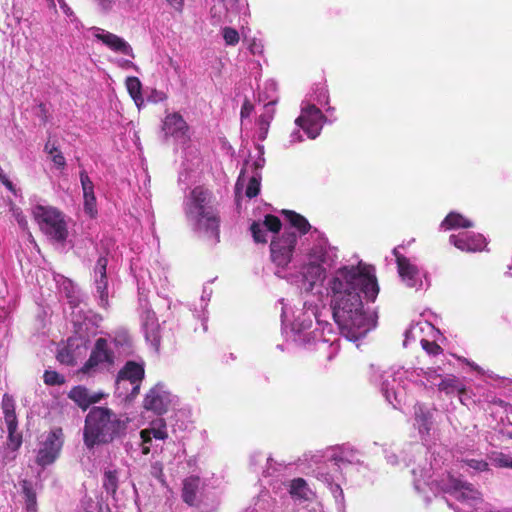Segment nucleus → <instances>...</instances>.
<instances>
[{"label": "nucleus", "mask_w": 512, "mask_h": 512, "mask_svg": "<svg viewBox=\"0 0 512 512\" xmlns=\"http://www.w3.org/2000/svg\"><path fill=\"white\" fill-rule=\"evenodd\" d=\"M333 318L343 336L357 341L376 326V316L364 310L361 293L374 301L379 293L376 276L365 265L343 266L328 276Z\"/></svg>", "instance_id": "obj_1"}, {"label": "nucleus", "mask_w": 512, "mask_h": 512, "mask_svg": "<svg viewBox=\"0 0 512 512\" xmlns=\"http://www.w3.org/2000/svg\"><path fill=\"white\" fill-rule=\"evenodd\" d=\"M185 214L199 237L212 245L219 242L220 218L208 190L196 187L190 192L185 202Z\"/></svg>", "instance_id": "obj_2"}, {"label": "nucleus", "mask_w": 512, "mask_h": 512, "mask_svg": "<svg viewBox=\"0 0 512 512\" xmlns=\"http://www.w3.org/2000/svg\"><path fill=\"white\" fill-rule=\"evenodd\" d=\"M125 428V421L111 409L93 407L85 419L84 443L88 448L109 443Z\"/></svg>", "instance_id": "obj_3"}, {"label": "nucleus", "mask_w": 512, "mask_h": 512, "mask_svg": "<svg viewBox=\"0 0 512 512\" xmlns=\"http://www.w3.org/2000/svg\"><path fill=\"white\" fill-rule=\"evenodd\" d=\"M32 213L41 231L50 239L63 242L68 236L67 224L64 215L52 206L38 204L33 207Z\"/></svg>", "instance_id": "obj_4"}, {"label": "nucleus", "mask_w": 512, "mask_h": 512, "mask_svg": "<svg viewBox=\"0 0 512 512\" xmlns=\"http://www.w3.org/2000/svg\"><path fill=\"white\" fill-rule=\"evenodd\" d=\"M296 243L297 235L289 230H285L280 237L271 241V260L278 268L276 274L279 277H282L280 269H284L291 262Z\"/></svg>", "instance_id": "obj_5"}, {"label": "nucleus", "mask_w": 512, "mask_h": 512, "mask_svg": "<svg viewBox=\"0 0 512 512\" xmlns=\"http://www.w3.org/2000/svg\"><path fill=\"white\" fill-rule=\"evenodd\" d=\"M116 342H110L104 338L96 340L94 348L89 359L84 364L82 371L87 374H93L97 371L109 369L115 361L113 348Z\"/></svg>", "instance_id": "obj_6"}, {"label": "nucleus", "mask_w": 512, "mask_h": 512, "mask_svg": "<svg viewBox=\"0 0 512 512\" xmlns=\"http://www.w3.org/2000/svg\"><path fill=\"white\" fill-rule=\"evenodd\" d=\"M63 445L62 429L56 428L41 436L36 462L45 467L52 464L58 457Z\"/></svg>", "instance_id": "obj_7"}, {"label": "nucleus", "mask_w": 512, "mask_h": 512, "mask_svg": "<svg viewBox=\"0 0 512 512\" xmlns=\"http://www.w3.org/2000/svg\"><path fill=\"white\" fill-rule=\"evenodd\" d=\"M324 120L325 117L319 108L313 104L303 103L301 114L295 123L305 131L309 138L315 139L322 130Z\"/></svg>", "instance_id": "obj_8"}, {"label": "nucleus", "mask_w": 512, "mask_h": 512, "mask_svg": "<svg viewBox=\"0 0 512 512\" xmlns=\"http://www.w3.org/2000/svg\"><path fill=\"white\" fill-rule=\"evenodd\" d=\"M404 371L401 369H388L379 373L377 370L373 376V381L380 385L381 391L386 400L394 405V401L399 402L398 397L401 395L400 379Z\"/></svg>", "instance_id": "obj_9"}, {"label": "nucleus", "mask_w": 512, "mask_h": 512, "mask_svg": "<svg viewBox=\"0 0 512 512\" xmlns=\"http://www.w3.org/2000/svg\"><path fill=\"white\" fill-rule=\"evenodd\" d=\"M144 378V368L141 364L130 361L119 371L116 387L117 390H128L131 386L130 393L127 396L135 397L140 390V384Z\"/></svg>", "instance_id": "obj_10"}, {"label": "nucleus", "mask_w": 512, "mask_h": 512, "mask_svg": "<svg viewBox=\"0 0 512 512\" xmlns=\"http://www.w3.org/2000/svg\"><path fill=\"white\" fill-rule=\"evenodd\" d=\"M393 254L396 258L399 276L406 286L416 290L422 289L423 280L420 269L410 259L401 255L398 248H394Z\"/></svg>", "instance_id": "obj_11"}, {"label": "nucleus", "mask_w": 512, "mask_h": 512, "mask_svg": "<svg viewBox=\"0 0 512 512\" xmlns=\"http://www.w3.org/2000/svg\"><path fill=\"white\" fill-rule=\"evenodd\" d=\"M174 397L162 384H157L149 390L144 399V408L162 415L173 404Z\"/></svg>", "instance_id": "obj_12"}, {"label": "nucleus", "mask_w": 512, "mask_h": 512, "mask_svg": "<svg viewBox=\"0 0 512 512\" xmlns=\"http://www.w3.org/2000/svg\"><path fill=\"white\" fill-rule=\"evenodd\" d=\"M140 319L146 341L150 343L155 351H158L160 346V325L155 313L146 305L142 306Z\"/></svg>", "instance_id": "obj_13"}, {"label": "nucleus", "mask_w": 512, "mask_h": 512, "mask_svg": "<svg viewBox=\"0 0 512 512\" xmlns=\"http://www.w3.org/2000/svg\"><path fill=\"white\" fill-rule=\"evenodd\" d=\"M92 35L109 49L134 58L133 49L123 38L99 27L90 28Z\"/></svg>", "instance_id": "obj_14"}, {"label": "nucleus", "mask_w": 512, "mask_h": 512, "mask_svg": "<svg viewBox=\"0 0 512 512\" xmlns=\"http://www.w3.org/2000/svg\"><path fill=\"white\" fill-rule=\"evenodd\" d=\"M168 437L167 427L164 419L158 418L152 421L148 428L140 431L142 454L150 453L152 439L165 440Z\"/></svg>", "instance_id": "obj_15"}, {"label": "nucleus", "mask_w": 512, "mask_h": 512, "mask_svg": "<svg viewBox=\"0 0 512 512\" xmlns=\"http://www.w3.org/2000/svg\"><path fill=\"white\" fill-rule=\"evenodd\" d=\"M449 241L456 248L465 252H477L486 247V239L483 235L470 232L452 234L449 237Z\"/></svg>", "instance_id": "obj_16"}, {"label": "nucleus", "mask_w": 512, "mask_h": 512, "mask_svg": "<svg viewBox=\"0 0 512 512\" xmlns=\"http://www.w3.org/2000/svg\"><path fill=\"white\" fill-rule=\"evenodd\" d=\"M312 327V319L310 315L303 313L301 317L295 320L292 324V331L295 333L296 341L303 342L305 344H310L312 342H317L322 339V333L318 331V329H313L310 331Z\"/></svg>", "instance_id": "obj_17"}, {"label": "nucleus", "mask_w": 512, "mask_h": 512, "mask_svg": "<svg viewBox=\"0 0 512 512\" xmlns=\"http://www.w3.org/2000/svg\"><path fill=\"white\" fill-rule=\"evenodd\" d=\"M108 260L105 257H100L94 268V283L96 289V296L98 297L99 305L106 308L108 306V281L106 276V267Z\"/></svg>", "instance_id": "obj_18"}, {"label": "nucleus", "mask_w": 512, "mask_h": 512, "mask_svg": "<svg viewBox=\"0 0 512 512\" xmlns=\"http://www.w3.org/2000/svg\"><path fill=\"white\" fill-rule=\"evenodd\" d=\"M188 125L179 113L168 114L163 121V131L166 136L176 140L186 141L188 139Z\"/></svg>", "instance_id": "obj_19"}, {"label": "nucleus", "mask_w": 512, "mask_h": 512, "mask_svg": "<svg viewBox=\"0 0 512 512\" xmlns=\"http://www.w3.org/2000/svg\"><path fill=\"white\" fill-rule=\"evenodd\" d=\"M280 228L281 222L278 217L273 215H266L262 223L253 222L250 227V230L255 242L265 243L267 242L266 232L270 231L275 233L278 232Z\"/></svg>", "instance_id": "obj_20"}, {"label": "nucleus", "mask_w": 512, "mask_h": 512, "mask_svg": "<svg viewBox=\"0 0 512 512\" xmlns=\"http://www.w3.org/2000/svg\"><path fill=\"white\" fill-rule=\"evenodd\" d=\"M80 182L84 198V211L90 217H95L97 214L96 196L94 193V184L88 176L87 172L82 170L80 172Z\"/></svg>", "instance_id": "obj_21"}, {"label": "nucleus", "mask_w": 512, "mask_h": 512, "mask_svg": "<svg viewBox=\"0 0 512 512\" xmlns=\"http://www.w3.org/2000/svg\"><path fill=\"white\" fill-rule=\"evenodd\" d=\"M336 258V252L321 239L310 251L309 260L330 266Z\"/></svg>", "instance_id": "obj_22"}, {"label": "nucleus", "mask_w": 512, "mask_h": 512, "mask_svg": "<svg viewBox=\"0 0 512 512\" xmlns=\"http://www.w3.org/2000/svg\"><path fill=\"white\" fill-rule=\"evenodd\" d=\"M323 264L309 260L308 264L304 265L301 271L304 289L306 291L312 290L314 284L322 279L325 269Z\"/></svg>", "instance_id": "obj_23"}, {"label": "nucleus", "mask_w": 512, "mask_h": 512, "mask_svg": "<svg viewBox=\"0 0 512 512\" xmlns=\"http://www.w3.org/2000/svg\"><path fill=\"white\" fill-rule=\"evenodd\" d=\"M103 397L102 393H90L85 387L77 386L69 392L72 399L82 409L88 408L91 404L99 402Z\"/></svg>", "instance_id": "obj_24"}, {"label": "nucleus", "mask_w": 512, "mask_h": 512, "mask_svg": "<svg viewBox=\"0 0 512 512\" xmlns=\"http://www.w3.org/2000/svg\"><path fill=\"white\" fill-rule=\"evenodd\" d=\"M414 416L419 433L428 434L432 425L430 411L424 405L417 404L414 406Z\"/></svg>", "instance_id": "obj_25"}, {"label": "nucleus", "mask_w": 512, "mask_h": 512, "mask_svg": "<svg viewBox=\"0 0 512 512\" xmlns=\"http://www.w3.org/2000/svg\"><path fill=\"white\" fill-rule=\"evenodd\" d=\"M274 101H270L264 106V112L259 116L258 125V139L263 141L267 137L270 123L274 117Z\"/></svg>", "instance_id": "obj_26"}, {"label": "nucleus", "mask_w": 512, "mask_h": 512, "mask_svg": "<svg viewBox=\"0 0 512 512\" xmlns=\"http://www.w3.org/2000/svg\"><path fill=\"white\" fill-rule=\"evenodd\" d=\"M200 486V479L198 477L191 476L184 480L182 498L185 503L190 506L196 504L197 492Z\"/></svg>", "instance_id": "obj_27"}, {"label": "nucleus", "mask_w": 512, "mask_h": 512, "mask_svg": "<svg viewBox=\"0 0 512 512\" xmlns=\"http://www.w3.org/2000/svg\"><path fill=\"white\" fill-rule=\"evenodd\" d=\"M473 226L471 220L456 212L449 213L441 223V227L445 230L471 228Z\"/></svg>", "instance_id": "obj_28"}, {"label": "nucleus", "mask_w": 512, "mask_h": 512, "mask_svg": "<svg viewBox=\"0 0 512 512\" xmlns=\"http://www.w3.org/2000/svg\"><path fill=\"white\" fill-rule=\"evenodd\" d=\"M440 391L446 394H453L455 392L462 394L465 392L464 383L454 375H447L438 384Z\"/></svg>", "instance_id": "obj_29"}, {"label": "nucleus", "mask_w": 512, "mask_h": 512, "mask_svg": "<svg viewBox=\"0 0 512 512\" xmlns=\"http://www.w3.org/2000/svg\"><path fill=\"white\" fill-rule=\"evenodd\" d=\"M290 494L294 498H298L301 500H309L312 497L313 492L309 488L307 482L304 479L296 478L291 481Z\"/></svg>", "instance_id": "obj_30"}, {"label": "nucleus", "mask_w": 512, "mask_h": 512, "mask_svg": "<svg viewBox=\"0 0 512 512\" xmlns=\"http://www.w3.org/2000/svg\"><path fill=\"white\" fill-rule=\"evenodd\" d=\"M141 87V82L137 77H128L126 79V88L138 107L143 103Z\"/></svg>", "instance_id": "obj_31"}, {"label": "nucleus", "mask_w": 512, "mask_h": 512, "mask_svg": "<svg viewBox=\"0 0 512 512\" xmlns=\"http://www.w3.org/2000/svg\"><path fill=\"white\" fill-rule=\"evenodd\" d=\"M284 214L291 226L298 229L301 233H306L311 228L309 222L303 216L293 211H285Z\"/></svg>", "instance_id": "obj_32"}, {"label": "nucleus", "mask_w": 512, "mask_h": 512, "mask_svg": "<svg viewBox=\"0 0 512 512\" xmlns=\"http://www.w3.org/2000/svg\"><path fill=\"white\" fill-rule=\"evenodd\" d=\"M2 409L6 424L18 423L15 413V404L11 396L5 394L2 398Z\"/></svg>", "instance_id": "obj_33"}, {"label": "nucleus", "mask_w": 512, "mask_h": 512, "mask_svg": "<svg viewBox=\"0 0 512 512\" xmlns=\"http://www.w3.org/2000/svg\"><path fill=\"white\" fill-rule=\"evenodd\" d=\"M18 423L7 424L8 447L17 450L22 444V436L17 432Z\"/></svg>", "instance_id": "obj_34"}, {"label": "nucleus", "mask_w": 512, "mask_h": 512, "mask_svg": "<svg viewBox=\"0 0 512 512\" xmlns=\"http://www.w3.org/2000/svg\"><path fill=\"white\" fill-rule=\"evenodd\" d=\"M22 490L26 498V512H36V495L28 482H23Z\"/></svg>", "instance_id": "obj_35"}, {"label": "nucleus", "mask_w": 512, "mask_h": 512, "mask_svg": "<svg viewBox=\"0 0 512 512\" xmlns=\"http://www.w3.org/2000/svg\"><path fill=\"white\" fill-rule=\"evenodd\" d=\"M222 36L225 44L228 46H235L240 40L238 31L231 27H224L222 29Z\"/></svg>", "instance_id": "obj_36"}, {"label": "nucleus", "mask_w": 512, "mask_h": 512, "mask_svg": "<svg viewBox=\"0 0 512 512\" xmlns=\"http://www.w3.org/2000/svg\"><path fill=\"white\" fill-rule=\"evenodd\" d=\"M117 483L118 479L115 471L105 472L103 486L108 493L114 494L116 492Z\"/></svg>", "instance_id": "obj_37"}, {"label": "nucleus", "mask_w": 512, "mask_h": 512, "mask_svg": "<svg viewBox=\"0 0 512 512\" xmlns=\"http://www.w3.org/2000/svg\"><path fill=\"white\" fill-rule=\"evenodd\" d=\"M260 191V177L255 174L253 175L248 182L245 194L249 198H253L258 195Z\"/></svg>", "instance_id": "obj_38"}, {"label": "nucleus", "mask_w": 512, "mask_h": 512, "mask_svg": "<svg viewBox=\"0 0 512 512\" xmlns=\"http://www.w3.org/2000/svg\"><path fill=\"white\" fill-rule=\"evenodd\" d=\"M463 467L466 466L469 469H472L476 472L485 471L488 467V464L482 459H463Z\"/></svg>", "instance_id": "obj_39"}, {"label": "nucleus", "mask_w": 512, "mask_h": 512, "mask_svg": "<svg viewBox=\"0 0 512 512\" xmlns=\"http://www.w3.org/2000/svg\"><path fill=\"white\" fill-rule=\"evenodd\" d=\"M422 348L430 355H437L441 352V347L435 342L421 339Z\"/></svg>", "instance_id": "obj_40"}, {"label": "nucleus", "mask_w": 512, "mask_h": 512, "mask_svg": "<svg viewBox=\"0 0 512 512\" xmlns=\"http://www.w3.org/2000/svg\"><path fill=\"white\" fill-rule=\"evenodd\" d=\"M57 359L66 365H73L74 364V356L71 354V352L67 348L61 349L57 354Z\"/></svg>", "instance_id": "obj_41"}, {"label": "nucleus", "mask_w": 512, "mask_h": 512, "mask_svg": "<svg viewBox=\"0 0 512 512\" xmlns=\"http://www.w3.org/2000/svg\"><path fill=\"white\" fill-rule=\"evenodd\" d=\"M44 382L49 385H56L62 382L61 376L55 371H46L44 374Z\"/></svg>", "instance_id": "obj_42"}, {"label": "nucleus", "mask_w": 512, "mask_h": 512, "mask_svg": "<svg viewBox=\"0 0 512 512\" xmlns=\"http://www.w3.org/2000/svg\"><path fill=\"white\" fill-rule=\"evenodd\" d=\"M493 461L496 465L500 467H511L512 468V460H510L507 456L500 454L493 458Z\"/></svg>", "instance_id": "obj_43"}, {"label": "nucleus", "mask_w": 512, "mask_h": 512, "mask_svg": "<svg viewBox=\"0 0 512 512\" xmlns=\"http://www.w3.org/2000/svg\"><path fill=\"white\" fill-rule=\"evenodd\" d=\"M13 215L22 228L27 227V220L23 212L19 208H12Z\"/></svg>", "instance_id": "obj_44"}, {"label": "nucleus", "mask_w": 512, "mask_h": 512, "mask_svg": "<svg viewBox=\"0 0 512 512\" xmlns=\"http://www.w3.org/2000/svg\"><path fill=\"white\" fill-rule=\"evenodd\" d=\"M0 182L11 192L15 193L16 189L14 184L9 180L8 176L0 168Z\"/></svg>", "instance_id": "obj_45"}, {"label": "nucleus", "mask_w": 512, "mask_h": 512, "mask_svg": "<svg viewBox=\"0 0 512 512\" xmlns=\"http://www.w3.org/2000/svg\"><path fill=\"white\" fill-rule=\"evenodd\" d=\"M248 49L249 51L256 55V54H261L262 51H263V45L261 42L257 41L256 39H253L249 45H248Z\"/></svg>", "instance_id": "obj_46"}, {"label": "nucleus", "mask_w": 512, "mask_h": 512, "mask_svg": "<svg viewBox=\"0 0 512 512\" xmlns=\"http://www.w3.org/2000/svg\"><path fill=\"white\" fill-rule=\"evenodd\" d=\"M53 163L58 167H64L66 164L65 158L60 151L51 155Z\"/></svg>", "instance_id": "obj_47"}, {"label": "nucleus", "mask_w": 512, "mask_h": 512, "mask_svg": "<svg viewBox=\"0 0 512 512\" xmlns=\"http://www.w3.org/2000/svg\"><path fill=\"white\" fill-rule=\"evenodd\" d=\"M253 111V105L250 101L246 100L241 107V117H249Z\"/></svg>", "instance_id": "obj_48"}, {"label": "nucleus", "mask_w": 512, "mask_h": 512, "mask_svg": "<svg viewBox=\"0 0 512 512\" xmlns=\"http://www.w3.org/2000/svg\"><path fill=\"white\" fill-rule=\"evenodd\" d=\"M100 7V9L104 12H108L112 9L114 0H95Z\"/></svg>", "instance_id": "obj_49"}, {"label": "nucleus", "mask_w": 512, "mask_h": 512, "mask_svg": "<svg viewBox=\"0 0 512 512\" xmlns=\"http://www.w3.org/2000/svg\"><path fill=\"white\" fill-rule=\"evenodd\" d=\"M167 3L176 11L181 12L184 5V0H166Z\"/></svg>", "instance_id": "obj_50"}, {"label": "nucleus", "mask_w": 512, "mask_h": 512, "mask_svg": "<svg viewBox=\"0 0 512 512\" xmlns=\"http://www.w3.org/2000/svg\"><path fill=\"white\" fill-rule=\"evenodd\" d=\"M258 151H259V158L253 164L255 166L256 170L261 169L264 166V162H265L264 158L262 157L263 147L258 146Z\"/></svg>", "instance_id": "obj_51"}, {"label": "nucleus", "mask_w": 512, "mask_h": 512, "mask_svg": "<svg viewBox=\"0 0 512 512\" xmlns=\"http://www.w3.org/2000/svg\"><path fill=\"white\" fill-rule=\"evenodd\" d=\"M415 330H416V327H411V328H409V329H407V330L405 331V334H404L405 339H404V342H403V345H404V346H407V345H408V343H409V341H410L411 339H414V338H415V337H414V332H415Z\"/></svg>", "instance_id": "obj_52"}, {"label": "nucleus", "mask_w": 512, "mask_h": 512, "mask_svg": "<svg viewBox=\"0 0 512 512\" xmlns=\"http://www.w3.org/2000/svg\"><path fill=\"white\" fill-rule=\"evenodd\" d=\"M329 459L334 460L336 464L344 461L343 457L338 453L337 450H332V453L328 456Z\"/></svg>", "instance_id": "obj_53"}, {"label": "nucleus", "mask_w": 512, "mask_h": 512, "mask_svg": "<svg viewBox=\"0 0 512 512\" xmlns=\"http://www.w3.org/2000/svg\"><path fill=\"white\" fill-rule=\"evenodd\" d=\"M290 138H291L290 139L291 143L299 142L302 140V136H301L299 130L292 132L290 135Z\"/></svg>", "instance_id": "obj_54"}, {"label": "nucleus", "mask_w": 512, "mask_h": 512, "mask_svg": "<svg viewBox=\"0 0 512 512\" xmlns=\"http://www.w3.org/2000/svg\"><path fill=\"white\" fill-rule=\"evenodd\" d=\"M45 151L50 154V155H53L54 153L58 152L59 150L55 147L54 144H51L50 142H48L46 145H45Z\"/></svg>", "instance_id": "obj_55"}, {"label": "nucleus", "mask_w": 512, "mask_h": 512, "mask_svg": "<svg viewBox=\"0 0 512 512\" xmlns=\"http://www.w3.org/2000/svg\"><path fill=\"white\" fill-rule=\"evenodd\" d=\"M59 4L65 14L70 15L72 13L70 7L65 3L64 0H59Z\"/></svg>", "instance_id": "obj_56"}, {"label": "nucleus", "mask_w": 512, "mask_h": 512, "mask_svg": "<svg viewBox=\"0 0 512 512\" xmlns=\"http://www.w3.org/2000/svg\"><path fill=\"white\" fill-rule=\"evenodd\" d=\"M63 285H64V289L67 291V297L70 298L71 295H70V290L69 289L73 290V288H74L72 282L69 281V280H65Z\"/></svg>", "instance_id": "obj_57"}, {"label": "nucleus", "mask_w": 512, "mask_h": 512, "mask_svg": "<svg viewBox=\"0 0 512 512\" xmlns=\"http://www.w3.org/2000/svg\"><path fill=\"white\" fill-rule=\"evenodd\" d=\"M425 374L428 381H432L437 377L436 371L432 369H429Z\"/></svg>", "instance_id": "obj_58"}, {"label": "nucleus", "mask_w": 512, "mask_h": 512, "mask_svg": "<svg viewBox=\"0 0 512 512\" xmlns=\"http://www.w3.org/2000/svg\"><path fill=\"white\" fill-rule=\"evenodd\" d=\"M465 362H466V363H467V364H468L472 369H474L475 371H477V372H481V371H482V369H481V368H480L476 363H474V362H470V361H468V360H465Z\"/></svg>", "instance_id": "obj_59"}, {"label": "nucleus", "mask_w": 512, "mask_h": 512, "mask_svg": "<svg viewBox=\"0 0 512 512\" xmlns=\"http://www.w3.org/2000/svg\"><path fill=\"white\" fill-rule=\"evenodd\" d=\"M244 181V171H241L238 181L236 183V189L239 190L241 183Z\"/></svg>", "instance_id": "obj_60"}, {"label": "nucleus", "mask_w": 512, "mask_h": 512, "mask_svg": "<svg viewBox=\"0 0 512 512\" xmlns=\"http://www.w3.org/2000/svg\"><path fill=\"white\" fill-rule=\"evenodd\" d=\"M414 485L417 490H421V481L419 479L415 478Z\"/></svg>", "instance_id": "obj_61"}, {"label": "nucleus", "mask_w": 512, "mask_h": 512, "mask_svg": "<svg viewBox=\"0 0 512 512\" xmlns=\"http://www.w3.org/2000/svg\"><path fill=\"white\" fill-rule=\"evenodd\" d=\"M388 461L394 464L396 462V457L390 456V457H388Z\"/></svg>", "instance_id": "obj_62"}, {"label": "nucleus", "mask_w": 512, "mask_h": 512, "mask_svg": "<svg viewBox=\"0 0 512 512\" xmlns=\"http://www.w3.org/2000/svg\"><path fill=\"white\" fill-rule=\"evenodd\" d=\"M335 488H336V490H339V491H340V493H342V490H341V488H340V486H339V485H336V486H335Z\"/></svg>", "instance_id": "obj_63"}]
</instances>
